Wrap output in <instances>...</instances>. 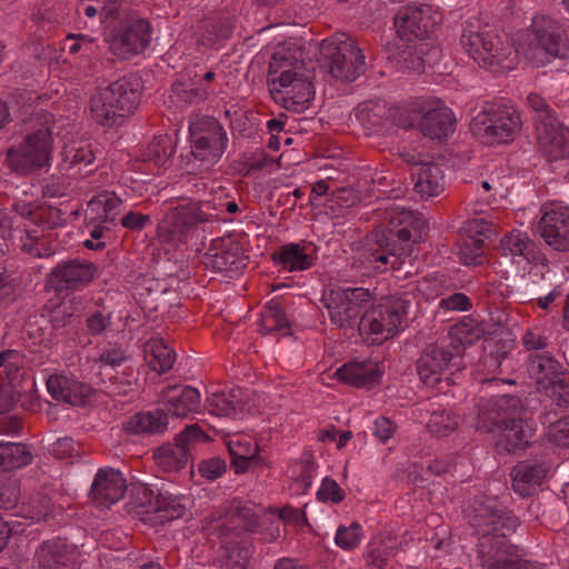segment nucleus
I'll return each instance as SVG.
<instances>
[{
	"mask_svg": "<svg viewBox=\"0 0 569 569\" xmlns=\"http://www.w3.org/2000/svg\"><path fill=\"white\" fill-rule=\"evenodd\" d=\"M460 46L481 68L505 73L515 70L520 57L535 67H543L556 59L569 57V33L566 20L546 13H536L527 32H520L510 43L493 33L480 18L465 21Z\"/></svg>",
	"mask_w": 569,
	"mask_h": 569,
	"instance_id": "f257e3e1",
	"label": "nucleus"
},
{
	"mask_svg": "<svg viewBox=\"0 0 569 569\" xmlns=\"http://www.w3.org/2000/svg\"><path fill=\"white\" fill-rule=\"evenodd\" d=\"M421 116L419 129L432 140H446L456 130V116L441 100L429 97L387 108L381 101H366L355 109V117L367 134L380 133L388 123L410 128Z\"/></svg>",
	"mask_w": 569,
	"mask_h": 569,
	"instance_id": "f03ea898",
	"label": "nucleus"
},
{
	"mask_svg": "<svg viewBox=\"0 0 569 569\" xmlns=\"http://www.w3.org/2000/svg\"><path fill=\"white\" fill-rule=\"evenodd\" d=\"M267 83L274 102L284 109L299 113L311 106L316 90L298 41L277 48L269 63Z\"/></svg>",
	"mask_w": 569,
	"mask_h": 569,
	"instance_id": "7ed1b4c3",
	"label": "nucleus"
},
{
	"mask_svg": "<svg viewBox=\"0 0 569 569\" xmlns=\"http://www.w3.org/2000/svg\"><path fill=\"white\" fill-rule=\"evenodd\" d=\"M426 230V220L412 211L400 207L387 209L376 231L379 249L369 254V263L380 272L386 271L388 264L393 270L400 269L402 258L411 253V243L420 241Z\"/></svg>",
	"mask_w": 569,
	"mask_h": 569,
	"instance_id": "20e7f679",
	"label": "nucleus"
},
{
	"mask_svg": "<svg viewBox=\"0 0 569 569\" xmlns=\"http://www.w3.org/2000/svg\"><path fill=\"white\" fill-rule=\"evenodd\" d=\"M9 216L0 209V232L2 237L19 239L21 249L32 257H50L53 251L46 247L44 230L63 224V213L52 206L17 203Z\"/></svg>",
	"mask_w": 569,
	"mask_h": 569,
	"instance_id": "39448f33",
	"label": "nucleus"
},
{
	"mask_svg": "<svg viewBox=\"0 0 569 569\" xmlns=\"http://www.w3.org/2000/svg\"><path fill=\"white\" fill-rule=\"evenodd\" d=\"M302 529L307 525L303 510L284 506L282 508L256 509L250 506H236L229 512L207 526L208 533L214 530L221 536L229 531H252L266 535L269 539L279 536V523Z\"/></svg>",
	"mask_w": 569,
	"mask_h": 569,
	"instance_id": "423d86ee",
	"label": "nucleus"
},
{
	"mask_svg": "<svg viewBox=\"0 0 569 569\" xmlns=\"http://www.w3.org/2000/svg\"><path fill=\"white\" fill-rule=\"evenodd\" d=\"M518 398L503 396L487 403L480 411L476 428L499 435L498 445L509 452L525 449L535 433L533 422L523 419Z\"/></svg>",
	"mask_w": 569,
	"mask_h": 569,
	"instance_id": "0eeeda50",
	"label": "nucleus"
},
{
	"mask_svg": "<svg viewBox=\"0 0 569 569\" xmlns=\"http://www.w3.org/2000/svg\"><path fill=\"white\" fill-rule=\"evenodd\" d=\"M32 130L7 151V164L17 174L27 176L51 166L53 149L54 116L38 111L30 119Z\"/></svg>",
	"mask_w": 569,
	"mask_h": 569,
	"instance_id": "6e6552de",
	"label": "nucleus"
},
{
	"mask_svg": "<svg viewBox=\"0 0 569 569\" xmlns=\"http://www.w3.org/2000/svg\"><path fill=\"white\" fill-rule=\"evenodd\" d=\"M141 100V84L138 78L128 76L98 89L89 100L92 120L99 126L111 128L131 116Z\"/></svg>",
	"mask_w": 569,
	"mask_h": 569,
	"instance_id": "1a4fd4ad",
	"label": "nucleus"
},
{
	"mask_svg": "<svg viewBox=\"0 0 569 569\" xmlns=\"http://www.w3.org/2000/svg\"><path fill=\"white\" fill-rule=\"evenodd\" d=\"M518 110L509 103L489 102L472 118L470 130L482 144L512 142L521 130Z\"/></svg>",
	"mask_w": 569,
	"mask_h": 569,
	"instance_id": "9d476101",
	"label": "nucleus"
},
{
	"mask_svg": "<svg viewBox=\"0 0 569 569\" xmlns=\"http://www.w3.org/2000/svg\"><path fill=\"white\" fill-rule=\"evenodd\" d=\"M410 301L390 296L367 309L360 320L359 331L370 345H381L397 336L408 315Z\"/></svg>",
	"mask_w": 569,
	"mask_h": 569,
	"instance_id": "9b49d317",
	"label": "nucleus"
},
{
	"mask_svg": "<svg viewBox=\"0 0 569 569\" xmlns=\"http://www.w3.org/2000/svg\"><path fill=\"white\" fill-rule=\"evenodd\" d=\"M463 346L453 342H437L428 347L417 361V372L421 382L428 388L442 391L440 385L453 383L452 376L463 368Z\"/></svg>",
	"mask_w": 569,
	"mask_h": 569,
	"instance_id": "f8f14e48",
	"label": "nucleus"
},
{
	"mask_svg": "<svg viewBox=\"0 0 569 569\" xmlns=\"http://www.w3.org/2000/svg\"><path fill=\"white\" fill-rule=\"evenodd\" d=\"M320 56L337 80L355 81L365 71V56L355 41L343 33L321 41Z\"/></svg>",
	"mask_w": 569,
	"mask_h": 569,
	"instance_id": "ddd939ff",
	"label": "nucleus"
},
{
	"mask_svg": "<svg viewBox=\"0 0 569 569\" xmlns=\"http://www.w3.org/2000/svg\"><path fill=\"white\" fill-rule=\"evenodd\" d=\"M191 154L206 167L220 161L226 152L229 138L223 126L213 117H196L189 123Z\"/></svg>",
	"mask_w": 569,
	"mask_h": 569,
	"instance_id": "4468645a",
	"label": "nucleus"
},
{
	"mask_svg": "<svg viewBox=\"0 0 569 569\" xmlns=\"http://www.w3.org/2000/svg\"><path fill=\"white\" fill-rule=\"evenodd\" d=\"M207 220L208 216L198 203L170 208L158 224V239L162 244L178 249L198 237L199 224Z\"/></svg>",
	"mask_w": 569,
	"mask_h": 569,
	"instance_id": "2eb2a0df",
	"label": "nucleus"
},
{
	"mask_svg": "<svg viewBox=\"0 0 569 569\" xmlns=\"http://www.w3.org/2000/svg\"><path fill=\"white\" fill-rule=\"evenodd\" d=\"M371 300V293L365 288H336L326 290L321 301L327 309L331 323L339 328H351Z\"/></svg>",
	"mask_w": 569,
	"mask_h": 569,
	"instance_id": "dca6fc26",
	"label": "nucleus"
},
{
	"mask_svg": "<svg viewBox=\"0 0 569 569\" xmlns=\"http://www.w3.org/2000/svg\"><path fill=\"white\" fill-rule=\"evenodd\" d=\"M443 13L432 4L407 6L395 17V28L401 40L410 42L415 39L429 38L441 24Z\"/></svg>",
	"mask_w": 569,
	"mask_h": 569,
	"instance_id": "f3484780",
	"label": "nucleus"
},
{
	"mask_svg": "<svg viewBox=\"0 0 569 569\" xmlns=\"http://www.w3.org/2000/svg\"><path fill=\"white\" fill-rule=\"evenodd\" d=\"M120 20L110 24L104 30V40L109 44L112 54L120 59H130L142 53L150 44L151 28L148 21L140 19L126 27H119Z\"/></svg>",
	"mask_w": 569,
	"mask_h": 569,
	"instance_id": "a211bd4d",
	"label": "nucleus"
},
{
	"mask_svg": "<svg viewBox=\"0 0 569 569\" xmlns=\"http://www.w3.org/2000/svg\"><path fill=\"white\" fill-rule=\"evenodd\" d=\"M538 232L551 249L569 251V206L561 201H548L540 208Z\"/></svg>",
	"mask_w": 569,
	"mask_h": 569,
	"instance_id": "6ab92c4d",
	"label": "nucleus"
},
{
	"mask_svg": "<svg viewBox=\"0 0 569 569\" xmlns=\"http://www.w3.org/2000/svg\"><path fill=\"white\" fill-rule=\"evenodd\" d=\"M133 495L137 498L138 507L141 508V515H154L159 522H166L180 518L184 512L182 499L169 492H154L152 488L144 483L133 487Z\"/></svg>",
	"mask_w": 569,
	"mask_h": 569,
	"instance_id": "aec40b11",
	"label": "nucleus"
},
{
	"mask_svg": "<svg viewBox=\"0 0 569 569\" xmlns=\"http://www.w3.org/2000/svg\"><path fill=\"white\" fill-rule=\"evenodd\" d=\"M537 147L550 166L569 159V128L557 120L540 123L537 128Z\"/></svg>",
	"mask_w": 569,
	"mask_h": 569,
	"instance_id": "412c9836",
	"label": "nucleus"
},
{
	"mask_svg": "<svg viewBox=\"0 0 569 569\" xmlns=\"http://www.w3.org/2000/svg\"><path fill=\"white\" fill-rule=\"evenodd\" d=\"M490 232V224L483 219H471L461 228L458 256L466 266H480L486 262L485 241Z\"/></svg>",
	"mask_w": 569,
	"mask_h": 569,
	"instance_id": "4be33fe9",
	"label": "nucleus"
},
{
	"mask_svg": "<svg viewBox=\"0 0 569 569\" xmlns=\"http://www.w3.org/2000/svg\"><path fill=\"white\" fill-rule=\"evenodd\" d=\"M204 264L219 272H239L247 266V258L239 242L230 237L212 240Z\"/></svg>",
	"mask_w": 569,
	"mask_h": 569,
	"instance_id": "5701e85b",
	"label": "nucleus"
},
{
	"mask_svg": "<svg viewBox=\"0 0 569 569\" xmlns=\"http://www.w3.org/2000/svg\"><path fill=\"white\" fill-rule=\"evenodd\" d=\"M204 438V432L198 426L187 427L178 436L176 443L163 445L154 451L157 466L163 471L179 470L188 461V443Z\"/></svg>",
	"mask_w": 569,
	"mask_h": 569,
	"instance_id": "b1692460",
	"label": "nucleus"
},
{
	"mask_svg": "<svg viewBox=\"0 0 569 569\" xmlns=\"http://www.w3.org/2000/svg\"><path fill=\"white\" fill-rule=\"evenodd\" d=\"M559 370V362L546 355L536 356L530 361L529 372L539 388L546 390L551 397H557L559 403L568 405L569 383H561L557 379Z\"/></svg>",
	"mask_w": 569,
	"mask_h": 569,
	"instance_id": "393cba45",
	"label": "nucleus"
},
{
	"mask_svg": "<svg viewBox=\"0 0 569 569\" xmlns=\"http://www.w3.org/2000/svg\"><path fill=\"white\" fill-rule=\"evenodd\" d=\"M385 366L372 359L350 360L336 371L339 381L356 388L372 389L380 385Z\"/></svg>",
	"mask_w": 569,
	"mask_h": 569,
	"instance_id": "a878e982",
	"label": "nucleus"
},
{
	"mask_svg": "<svg viewBox=\"0 0 569 569\" xmlns=\"http://www.w3.org/2000/svg\"><path fill=\"white\" fill-rule=\"evenodd\" d=\"M47 389L53 399L72 406H84L93 395L90 385L78 381L64 373L49 376Z\"/></svg>",
	"mask_w": 569,
	"mask_h": 569,
	"instance_id": "bb28decb",
	"label": "nucleus"
},
{
	"mask_svg": "<svg viewBox=\"0 0 569 569\" xmlns=\"http://www.w3.org/2000/svg\"><path fill=\"white\" fill-rule=\"evenodd\" d=\"M126 489V480L120 471L101 468L91 487V499L98 506L108 508L123 498Z\"/></svg>",
	"mask_w": 569,
	"mask_h": 569,
	"instance_id": "cd10ccee",
	"label": "nucleus"
},
{
	"mask_svg": "<svg viewBox=\"0 0 569 569\" xmlns=\"http://www.w3.org/2000/svg\"><path fill=\"white\" fill-rule=\"evenodd\" d=\"M96 272V267L86 261L71 260L59 263L50 273L48 283L58 291L77 289L89 283Z\"/></svg>",
	"mask_w": 569,
	"mask_h": 569,
	"instance_id": "c85d7f7f",
	"label": "nucleus"
},
{
	"mask_svg": "<svg viewBox=\"0 0 569 569\" xmlns=\"http://www.w3.org/2000/svg\"><path fill=\"white\" fill-rule=\"evenodd\" d=\"M316 259L315 249L305 241L286 243L273 253L274 263L287 272L308 270Z\"/></svg>",
	"mask_w": 569,
	"mask_h": 569,
	"instance_id": "c756f323",
	"label": "nucleus"
},
{
	"mask_svg": "<svg viewBox=\"0 0 569 569\" xmlns=\"http://www.w3.org/2000/svg\"><path fill=\"white\" fill-rule=\"evenodd\" d=\"M77 547L63 539L44 541L36 553L38 569H71Z\"/></svg>",
	"mask_w": 569,
	"mask_h": 569,
	"instance_id": "7c9ffc66",
	"label": "nucleus"
},
{
	"mask_svg": "<svg viewBox=\"0 0 569 569\" xmlns=\"http://www.w3.org/2000/svg\"><path fill=\"white\" fill-rule=\"evenodd\" d=\"M401 157L408 163L421 166L415 184L418 193L425 197H437L443 192L446 182L443 170L439 163L423 162L421 156H410L406 152H402Z\"/></svg>",
	"mask_w": 569,
	"mask_h": 569,
	"instance_id": "2f4dec72",
	"label": "nucleus"
},
{
	"mask_svg": "<svg viewBox=\"0 0 569 569\" xmlns=\"http://www.w3.org/2000/svg\"><path fill=\"white\" fill-rule=\"evenodd\" d=\"M200 392L190 386H174L164 393L166 410L178 418H186L200 408Z\"/></svg>",
	"mask_w": 569,
	"mask_h": 569,
	"instance_id": "473e14b6",
	"label": "nucleus"
},
{
	"mask_svg": "<svg viewBox=\"0 0 569 569\" xmlns=\"http://www.w3.org/2000/svg\"><path fill=\"white\" fill-rule=\"evenodd\" d=\"M550 466H547L545 462H519L511 471L512 488L522 497L530 496L548 476Z\"/></svg>",
	"mask_w": 569,
	"mask_h": 569,
	"instance_id": "72a5a7b5",
	"label": "nucleus"
},
{
	"mask_svg": "<svg viewBox=\"0 0 569 569\" xmlns=\"http://www.w3.org/2000/svg\"><path fill=\"white\" fill-rule=\"evenodd\" d=\"M94 160V152L88 140H73L64 144L60 171L70 178L80 173L81 166H89Z\"/></svg>",
	"mask_w": 569,
	"mask_h": 569,
	"instance_id": "f704fd0d",
	"label": "nucleus"
},
{
	"mask_svg": "<svg viewBox=\"0 0 569 569\" xmlns=\"http://www.w3.org/2000/svg\"><path fill=\"white\" fill-rule=\"evenodd\" d=\"M226 445L232 457V466L236 472L247 471L258 453V445L253 436L249 433H234L228 437Z\"/></svg>",
	"mask_w": 569,
	"mask_h": 569,
	"instance_id": "c9c22d12",
	"label": "nucleus"
},
{
	"mask_svg": "<svg viewBox=\"0 0 569 569\" xmlns=\"http://www.w3.org/2000/svg\"><path fill=\"white\" fill-rule=\"evenodd\" d=\"M143 356L149 368L158 373L170 370L176 360L172 348L160 338H151L146 342Z\"/></svg>",
	"mask_w": 569,
	"mask_h": 569,
	"instance_id": "e433bc0d",
	"label": "nucleus"
},
{
	"mask_svg": "<svg viewBox=\"0 0 569 569\" xmlns=\"http://www.w3.org/2000/svg\"><path fill=\"white\" fill-rule=\"evenodd\" d=\"M167 428V418L160 411H142L130 417L123 425L129 433H156Z\"/></svg>",
	"mask_w": 569,
	"mask_h": 569,
	"instance_id": "4c0bfd02",
	"label": "nucleus"
},
{
	"mask_svg": "<svg viewBox=\"0 0 569 569\" xmlns=\"http://www.w3.org/2000/svg\"><path fill=\"white\" fill-rule=\"evenodd\" d=\"M31 460L32 455L26 446L0 441V470L21 468L29 465Z\"/></svg>",
	"mask_w": 569,
	"mask_h": 569,
	"instance_id": "58836bf2",
	"label": "nucleus"
},
{
	"mask_svg": "<svg viewBox=\"0 0 569 569\" xmlns=\"http://www.w3.org/2000/svg\"><path fill=\"white\" fill-rule=\"evenodd\" d=\"M532 242L528 234L520 230H512L503 236L500 248L505 256L515 258H527Z\"/></svg>",
	"mask_w": 569,
	"mask_h": 569,
	"instance_id": "ea45409f",
	"label": "nucleus"
},
{
	"mask_svg": "<svg viewBox=\"0 0 569 569\" xmlns=\"http://www.w3.org/2000/svg\"><path fill=\"white\" fill-rule=\"evenodd\" d=\"M96 42L87 34H68L61 43V52L71 57H90L94 53Z\"/></svg>",
	"mask_w": 569,
	"mask_h": 569,
	"instance_id": "a19ab883",
	"label": "nucleus"
},
{
	"mask_svg": "<svg viewBox=\"0 0 569 569\" xmlns=\"http://www.w3.org/2000/svg\"><path fill=\"white\" fill-rule=\"evenodd\" d=\"M363 539V529L360 523L341 525L335 535V543L345 551L357 549Z\"/></svg>",
	"mask_w": 569,
	"mask_h": 569,
	"instance_id": "79ce46f5",
	"label": "nucleus"
},
{
	"mask_svg": "<svg viewBox=\"0 0 569 569\" xmlns=\"http://www.w3.org/2000/svg\"><path fill=\"white\" fill-rule=\"evenodd\" d=\"M121 199L112 192H101L92 198L88 203V207L92 211L102 210V212L99 213V218L104 221H112L119 213Z\"/></svg>",
	"mask_w": 569,
	"mask_h": 569,
	"instance_id": "37998d69",
	"label": "nucleus"
},
{
	"mask_svg": "<svg viewBox=\"0 0 569 569\" xmlns=\"http://www.w3.org/2000/svg\"><path fill=\"white\" fill-rule=\"evenodd\" d=\"M459 425V418L450 411L438 410L432 412L428 429L438 437H443L456 430Z\"/></svg>",
	"mask_w": 569,
	"mask_h": 569,
	"instance_id": "c03bdc74",
	"label": "nucleus"
},
{
	"mask_svg": "<svg viewBox=\"0 0 569 569\" xmlns=\"http://www.w3.org/2000/svg\"><path fill=\"white\" fill-rule=\"evenodd\" d=\"M207 402L209 412L214 416L230 417L237 413L238 401L234 400V395H227L223 391L214 392Z\"/></svg>",
	"mask_w": 569,
	"mask_h": 569,
	"instance_id": "a18cd8bd",
	"label": "nucleus"
},
{
	"mask_svg": "<svg viewBox=\"0 0 569 569\" xmlns=\"http://www.w3.org/2000/svg\"><path fill=\"white\" fill-rule=\"evenodd\" d=\"M262 328L266 331H274L282 330L288 327V319L279 307V305L274 301H270L261 316Z\"/></svg>",
	"mask_w": 569,
	"mask_h": 569,
	"instance_id": "49530a36",
	"label": "nucleus"
},
{
	"mask_svg": "<svg viewBox=\"0 0 569 569\" xmlns=\"http://www.w3.org/2000/svg\"><path fill=\"white\" fill-rule=\"evenodd\" d=\"M173 153L169 139L166 137L156 138L148 147V160L158 168L164 167Z\"/></svg>",
	"mask_w": 569,
	"mask_h": 569,
	"instance_id": "de8ad7c7",
	"label": "nucleus"
},
{
	"mask_svg": "<svg viewBox=\"0 0 569 569\" xmlns=\"http://www.w3.org/2000/svg\"><path fill=\"white\" fill-rule=\"evenodd\" d=\"M79 10H83L86 16L92 18L97 13H99L102 18V23L104 24V30L110 28V24L113 20H117V17H113L116 13L118 14V4L112 6L108 2H94V4H80Z\"/></svg>",
	"mask_w": 569,
	"mask_h": 569,
	"instance_id": "09e8293b",
	"label": "nucleus"
},
{
	"mask_svg": "<svg viewBox=\"0 0 569 569\" xmlns=\"http://www.w3.org/2000/svg\"><path fill=\"white\" fill-rule=\"evenodd\" d=\"M346 495L339 483L330 478H325L317 490V498L321 502L339 503Z\"/></svg>",
	"mask_w": 569,
	"mask_h": 569,
	"instance_id": "8fccbe9b",
	"label": "nucleus"
},
{
	"mask_svg": "<svg viewBox=\"0 0 569 569\" xmlns=\"http://www.w3.org/2000/svg\"><path fill=\"white\" fill-rule=\"evenodd\" d=\"M229 36L230 28L227 24L214 22L211 24V29H207L201 36V43L212 49H219Z\"/></svg>",
	"mask_w": 569,
	"mask_h": 569,
	"instance_id": "3c124183",
	"label": "nucleus"
},
{
	"mask_svg": "<svg viewBox=\"0 0 569 569\" xmlns=\"http://www.w3.org/2000/svg\"><path fill=\"white\" fill-rule=\"evenodd\" d=\"M52 455L68 462H72L80 457L79 445L71 438L58 439L51 447Z\"/></svg>",
	"mask_w": 569,
	"mask_h": 569,
	"instance_id": "603ef678",
	"label": "nucleus"
},
{
	"mask_svg": "<svg viewBox=\"0 0 569 569\" xmlns=\"http://www.w3.org/2000/svg\"><path fill=\"white\" fill-rule=\"evenodd\" d=\"M389 552L380 538L372 539L367 548V563L372 567L383 568L387 565Z\"/></svg>",
	"mask_w": 569,
	"mask_h": 569,
	"instance_id": "864d4df0",
	"label": "nucleus"
},
{
	"mask_svg": "<svg viewBox=\"0 0 569 569\" xmlns=\"http://www.w3.org/2000/svg\"><path fill=\"white\" fill-rule=\"evenodd\" d=\"M22 366L23 358L19 351L6 350L0 352V368H3L8 379H14Z\"/></svg>",
	"mask_w": 569,
	"mask_h": 569,
	"instance_id": "5fc2aeb1",
	"label": "nucleus"
},
{
	"mask_svg": "<svg viewBox=\"0 0 569 569\" xmlns=\"http://www.w3.org/2000/svg\"><path fill=\"white\" fill-rule=\"evenodd\" d=\"M127 360L126 351L122 348L119 347H112L104 349L98 360L97 363L99 365L100 372L107 368H117L120 367L124 361Z\"/></svg>",
	"mask_w": 569,
	"mask_h": 569,
	"instance_id": "6e6d98bb",
	"label": "nucleus"
},
{
	"mask_svg": "<svg viewBox=\"0 0 569 569\" xmlns=\"http://www.w3.org/2000/svg\"><path fill=\"white\" fill-rule=\"evenodd\" d=\"M443 279L439 276H430L418 282L417 289L426 300H432L442 293Z\"/></svg>",
	"mask_w": 569,
	"mask_h": 569,
	"instance_id": "4d7b16f0",
	"label": "nucleus"
},
{
	"mask_svg": "<svg viewBox=\"0 0 569 569\" xmlns=\"http://www.w3.org/2000/svg\"><path fill=\"white\" fill-rule=\"evenodd\" d=\"M552 442L560 447H569V417L553 423L548 431Z\"/></svg>",
	"mask_w": 569,
	"mask_h": 569,
	"instance_id": "13d9d810",
	"label": "nucleus"
},
{
	"mask_svg": "<svg viewBox=\"0 0 569 569\" xmlns=\"http://www.w3.org/2000/svg\"><path fill=\"white\" fill-rule=\"evenodd\" d=\"M226 470V463L220 458H210L208 460H203L199 467L198 471L201 477L208 480H214L219 478Z\"/></svg>",
	"mask_w": 569,
	"mask_h": 569,
	"instance_id": "bf43d9fd",
	"label": "nucleus"
},
{
	"mask_svg": "<svg viewBox=\"0 0 569 569\" xmlns=\"http://www.w3.org/2000/svg\"><path fill=\"white\" fill-rule=\"evenodd\" d=\"M111 322L110 313L96 311L87 318V329L90 335L97 336L104 332Z\"/></svg>",
	"mask_w": 569,
	"mask_h": 569,
	"instance_id": "052dcab7",
	"label": "nucleus"
},
{
	"mask_svg": "<svg viewBox=\"0 0 569 569\" xmlns=\"http://www.w3.org/2000/svg\"><path fill=\"white\" fill-rule=\"evenodd\" d=\"M19 487L16 482H9L0 488V509H12L19 500Z\"/></svg>",
	"mask_w": 569,
	"mask_h": 569,
	"instance_id": "680f3d73",
	"label": "nucleus"
},
{
	"mask_svg": "<svg viewBox=\"0 0 569 569\" xmlns=\"http://www.w3.org/2000/svg\"><path fill=\"white\" fill-rule=\"evenodd\" d=\"M439 306L445 310L466 311L471 308V302L465 293H455L446 299H441Z\"/></svg>",
	"mask_w": 569,
	"mask_h": 569,
	"instance_id": "e2e57ef3",
	"label": "nucleus"
},
{
	"mask_svg": "<svg viewBox=\"0 0 569 569\" xmlns=\"http://www.w3.org/2000/svg\"><path fill=\"white\" fill-rule=\"evenodd\" d=\"M150 217L138 212L130 211L121 219V226L129 230H142L149 222Z\"/></svg>",
	"mask_w": 569,
	"mask_h": 569,
	"instance_id": "0e129e2a",
	"label": "nucleus"
},
{
	"mask_svg": "<svg viewBox=\"0 0 569 569\" xmlns=\"http://www.w3.org/2000/svg\"><path fill=\"white\" fill-rule=\"evenodd\" d=\"M396 427L392 421L380 417L375 421V436L382 442L388 441L395 433Z\"/></svg>",
	"mask_w": 569,
	"mask_h": 569,
	"instance_id": "69168bd1",
	"label": "nucleus"
},
{
	"mask_svg": "<svg viewBox=\"0 0 569 569\" xmlns=\"http://www.w3.org/2000/svg\"><path fill=\"white\" fill-rule=\"evenodd\" d=\"M70 183L59 178L52 179L43 188V194L49 198L62 197L66 194Z\"/></svg>",
	"mask_w": 569,
	"mask_h": 569,
	"instance_id": "338daca9",
	"label": "nucleus"
},
{
	"mask_svg": "<svg viewBox=\"0 0 569 569\" xmlns=\"http://www.w3.org/2000/svg\"><path fill=\"white\" fill-rule=\"evenodd\" d=\"M523 345L527 349L538 350L545 348V340L536 333L528 331L523 337Z\"/></svg>",
	"mask_w": 569,
	"mask_h": 569,
	"instance_id": "774afa93",
	"label": "nucleus"
}]
</instances>
